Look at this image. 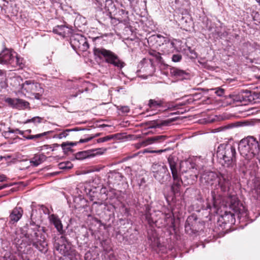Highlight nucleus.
<instances>
[{"label": "nucleus", "mask_w": 260, "mask_h": 260, "mask_svg": "<svg viewBox=\"0 0 260 260\" xmlns=\"http://www.w3.org/2000/svg\"><path fill=\"white\" fill-rule=\"evenodd\" d=\"M53 32L63 37L69 35L71 32L70 29L63 25L56 26L53 29Z\"/></svg>", "instance_id": "5701e85b"}, {"label": "nucleus", "mask_w": 260, "mask_h": 260, "mask_svg": "<svg viewBox=\"0 0 260 260\" xmlns=\"http://www.w3.org/2000/svg\"><path fill=\"white\" fill-rule=\"evenodd\" d=\"M259 4V5L260 6V0H255Z\"/></svg>", "instance_id": "5fc2aeb1"}, {"label": "nucleus", "mask_w": 260, "mask_h": 260, "mask_svg": "<svg viewBox=\"0 0 260 260\" xmlns=\"http://www.w3.org/2000/svg\"><path fill=\"white\" fill-rule=\"evenodd\" d=\"M149 54L150 55L156 58V60L157 61H158L159 62H162V57L161 56V54H160V53L157 52L155 50H150L149 52Z\"/></svg>", "instance_id": "473e14b6"}, {"label": "nucleus", "mask_w": 260, "mask_h": 260, "mask_svg": "<svg viewBox=\"0 0 260 260\" xmlns=\"http://www.w3.org/2000/svg\"><path fill=\"white\" fill-rule=\"evenodd\" d=\"M47 157L44 154H35L30 159V163L34 167H37L46 160Z\"/></svg>", "instance_id": "393cba45"}, {"label": "nucleus", "mask_w": 260, "mask_h": 260, "mask_svg": "<svg viewBox=\"0 0 260 260\" xmlns=\"http://www.w3.org/2000/svg\"><path fill=\"white\" fill-rule=\"evenodd\" d=\"M185 0H170L171 7L175 10H180L183 6Z\"/></svg>", "instance_id": "cd10ccee"}, {"label": "nucleus", "mask_w": 260, "mask_h": 260, "mask_svg": "<svg viewBox=\"0 0 260 260\" xmlns=\"http://www.w3.org/2000/svg\"><path fill=\"white\" fill-rule=\"evenodd\" d=\"M75 131L74 129H67L62 133L55 135L54 136V138H56L58 139H62L63 138H66L67 136L69 135V133L71 131Z\"/></svg>", "instance_id": "72a5a7b5"}, {"label": "nucleus", "mask_w": 260, "mask_h": 260, "mask_svg": "<svg viewBox=\"0 0 260 260\" xmlns=\"http://www.w3.org/2000/svg\"><path fill=\"white\" fill-rule=\"evenodd\" d=\"M173 121V119H168L165 120H152L149 122L148 127L149 128H161L164 126L170 125V123Z\"/></svg>", "instance_id": "a211bd4d"}, {"label": "nucleus", "mask_w": 260, "mask_h": 260, "mask_svg": "<svg viewBox=\"0 0 260 260\" xmlns=\"http://www.w3.org/2000/svg\"><path fill=\"white\" fill-rule=\"evenodd\" d=\"M58 167L62 170L71 169L73 167V165L70 161H68L59 163Z\"/></svg>", "instance_id": "2f4dec72"}, {"label": "nucleus", "mask_w": 260, "mask_h": 260, "mask_svg": "<svg viewBox=\"0 0 260 260\" xmlns=\"http://www.w3.org/2000/svg\"><path fill=\"white\" fill-rule=\"evenodd\" d=\"M93 51L96 58L103 59L106 62L113 53L111 51L103 48H94Z\"/></svg>", "instance_id": "2eb2a0df"}, {"label": "nucleus", "mask_w": 260, "mask_h": 260, "mask_svg": "<svg viewBox=\"0 0 260 260\" xmlns=\"http://www.w3.org/2000/svg\"><path fill=\"white\" fill-rule=\"evenodd\" d=\"M16 99L7 98L5 100V102L12 108H15Z\"/></svg>", "instance_id": "e433bc0d"}, {"label": "nucleus", "mask_w": 260, "mask_h": 260, "mask_svg": "<svg viewBox=\"0 0 260 260\" xmlns=\"http://www.w3.org/2000/svg\"><path fill=\"white\" fill-rule=\"evenodd\" d=\"M99 38V37H95V38H93V40L94 41L95 40H96L97 39Z\"/></svg>", "instance_id": "864d4df0"}, {"label": "nucleus", "mask_w": 260, "mask_h": 260, "mask_svg": "<svg viewBox=\"0 0 260 260\" xmlns=\"http://www.w3.org/2000/svg\"><path fill=\"white\" fill-rule=\"evenodd\" d=\"M40 148H41V150H43L45 149H48L49 148H51V147L49 145H44L41 146Z\"/></svg>", "instance_id": "a18cd8bd"}, {"label": "nucleus", "mask_w": 260, "mask_h": 260, "mask_svg": "<svg viewBox=\"0 0 260 260\" xmlns=\"http://www.w3.org/2000/svg\"><path fill=\"white\" fill-rule=\"evenodd\" d=\"M114 137H115L114 135H108V136H105L104 137L99 138V139H97L96 141H97V142L99 143H103L105 142L109 141L111 140L112 139H113Z\"/></svg>", "instance_id": "f704fd0d"}, {"label": "nucleus", "mask_w": 260, "mask_h": 260, "mask_svg": "<svg viewBox=\"0 0 260 260\" xmlns=\"http://www.w3.org/2000/svg\"><path fill=\"white\" fill-rule=\"evenodd\" d=\"M0 64H10L13 67H22V60L12 49L4 48L0 53Z\"/></svg>", "instance_id": "423d86ee"}, {"label": "nucleus", "mask_w": 260, "mask_h": 260, "mask_svg": "<svg viewBox=\"0 0 260 260\" xmlns=\"http://www.w3.org/2000/svg\"><path fill=\"white\" fill-rule=\"evenodd\" d=\"M106 62L117 67L118 69H121L125 66L124 62L120 60L118 56L113 52Z\"/></svg>", "instance_id": "6ab92c4d"}, {"label": "nucleus", "mask_w": 260, "mask_h": 260, "mask_svg": "<svg viewBox=\"0 0 260 260\" xmlns=\"http://www.w3.org/2000/svg\"><path fill=\"white\" fill-rule=\"evenodd\" d=\"M119 110L123 113H127L129 112V108L128 106H122Z\"/></svg>", "instance_id": "79ce46f5"}, {"label": "nucleus", "mask_w": 260, "mask_h": 260, "mask_svg": "<svg viewBox=\"0 0 260 260\" xmlns=\"http://www.w3.org/2000/svg\"><path fill=\"white\" fill-rule=\"evenodd\" d=\"M181 59L182 55L179 54H174L172 57V61L175 62L180 61Z\"/></svg>", "instance_id": "58836bf2"}, {"label": "nucleus", "mask_w": 260, "mask_h": 260, "mask_svg": "<svg viewBox=\"0 0 260 260\" xmlns=\"http://www.w3.org/2000/svg\"><path fill=\"white\" fill-rule=\"evenodd\" d=\"M153 177L161 184L166 183L171 179V175L166 166L153 164L151 167Z\"/></svg>", "instance_id": "6e6552de"}, {"label": "nucleus", "mask_w": 260, "mask_h": 260, "mask_svg": "<svg viewBox=\"0 0 260 260\" xmlns=\"http://www.w3.org/2000/svg\"><path fill=\"white\" fill-rule=\"evenodd\" d=\"M5 77L4 73L3 71L0 70V80L4 79Z\"/></svg>", "instance_id": "de8ad7c7"}, {"label": "nucleus", "mask_w": 260, "mask_h": 260, "mask_svg": "<svg viewBox=\"0 0 260 260\" xmlns=\"http://www.w3.org/2000/svg\"><path fill=\"white\" fill-rule=\"evenodd\" d=\"M123 176L120 173L115 171L111 172L108 175V182L110 184H118L122 179Z\"/></svg>", "instance_id": "aec40b11"}, {"label": "nucleus", "mask_w": 260, "mask_h": 260, "mask_svg": "<svg viewBox=\"0 0 260 260\" xmlns=\"http://www.w3.org/2000/svg\"><path fill=\"white\" fill-rule=\"evenodd\" d=\"M65 148H66L65 149H67V151H69L71 149L70 147H65Z\"/></svg>", "instance_id": "603ef678"}, {"label": "nucleus", "mask_w": 260, "mask_h": 260, "mask_svg": "<svg viewBox=\"0 0 260 260\" xmlns=\"http://www.w3.org/2000/svg\"><path fill=\"white\" fill-rule=\"evenodd\" d=\"M23 91L34 95L35 98L40 100L42 98L44 90L42 85L32 80H26L21 85Z\"/></svg>", "instance_id": "0eeeda50"}, {"label": "nucleus", "mask_w": 260, "mask_h": 260, "mask_svg": "<svg viewBox=\"0 0 260 260\" xmlns=\"http://www.w3.org/2000/svg\"><path fill=\"white\" fill-rule=\"evenodd\" d=\"M105 9L108 12L111 19H113L112 14L114 15H117L115 19H117L119 22H121L125 21L126 18L128 17V12L123 9H120L118 10V13H115L116 12V8L114 4L113 0H105Z\"/></svg>", "instance_id": "9d476101"}, {"label": "nucleus", "mask_w": 260, "mask_h": 260, "mask_svg": "<svg viewBox=\"0 0 260 260\" xmlns=\"http://www.w3.org/2000/svg\"><path fill=\"white\" fill-rule=\"evenodd\" d=\"M168 162L173 178L171 190L174 194L180 192L182 185L186 186L195 183L201 173L197 166L191 161H181L178 164L175 157L170 155Z\"/></svg>", "instance_id": "f257e3e1"}, {"label": "nucleus", "mask_w": 260, "mask_h": 260, "mask_svg": "<svg viewBox=\"0 0 260 260\" xmlns=\"http://www.w3.org/2000/svg\"><path fill=\"white\" fill-rule=\"evenodd\" d=\"M50 221L53 223L57 231L60 233H63V226L61 221L56 215L51 214L49 217Z\"/></svg>", "instance_id": "412c9836"}, {"label": "nucleus", "mask_w": 260, "mask_h": 260, "mask_svg": "<svg viewBox=\"0 0 260 260\" xmlns=\"http://www.w3.org/2000/svg\"><path fill=\"white\" fill-rule=\"evenodd\" d=\"M101 135H102V133H96L95 134L90 135L84 139H81L79 140L78 143H83L87 142L94 138L98 137L100 136Z\"/></svg>", "instance_id": "7c9ffc66"}, {"label": "nucleus", "mask_w": 260, "mask_h": 260, "mask_svg": "<svg viewBox=\"0 0 260 260\" xmlns=\"http://www.w3.org/2000/svg\"><path fill=\"white\" fill-rule=\"evenodd\" d=\"M140 71L144 74L146 76H152L155 72V67L151 59L144 58L140 62Z\"/></svg>", "instance_id": "ddd939ff"}, {"label": "nucleus", "mask_w": 260, "mask_h": 260, "mask_svg": "<svg viewBox=\"0 0 260 260\" xmlns=\"http://www.w3.org/2000/svg\"><path fill=\"white\" fill-rule=\"evenodd\" d=\"M76 145V143H73V142H71V143H66V142H64L63 143L61 144V147L62 148V149L63 150H65V147L66 146H74V145Z\"/></svg>", "instance_id": "a19ab883"}, {"label": "nucleus", "mask_w": 260, "mask_h": 260, "mask_svg": "<svg viewBox=\"0 0 260 260\" xmlns=\"http://www.w3.org/2000/svg\"><path fill=\"white\" fill-rule=\"evenodd\" d=\"M250 193L255 200H260V178L255 177L249 183Z\"/></svg>", "instance_id": "4468645a"}, {"label": "nucleus", "mask_w": 260, "mask_h": 260, "mask_svg": "<svg viewBox=\"0 0 260 260\" xmlns=\"http://www.w3.org/2000/svg\"><path fill=\"white\" fill-rule=\"evenodd\" d=\"M42 119H43L42 118L39 117V116H37V117H34L31 119L26 120L24 123H30V122H33L34 123H40L41 122Z\"/></svg>", "instance_id": "c9c22d12"}, {"label": "nucleus", "mask_w": 260, "mask_h": 260, "mask_svg": "<svg viewBox=\"0 0 260 260\" xmlns=\"http://www.w3.org/2000/svg\"><path fill=\"white\" fill-rule=\"evenodd\" d=\"M6 179H7V177L5 175H0V182H3L4 181H6Z\"/></svg>", "instance_id": "49530a36"}, {"label": "nucleus", "mask_w": 260, "mask_h": 260, "mask_svg": "<svg viewBox=\"0 0 260 260\" xmlns=\"http://www.w3.org/2000/svg\"><path fill=\"white\" fill-rule=\"evenodd\" d=\"M8 186V185L5 184H3V185H1L0 184V190H2L6 187H7Z\"/></svg>", "instance_id": "09e8293b"}, {"label": "nucleus", "mask_w": 260, "mask_h": 260, "mask_svg": "<svg viewBox=\"0 0 260 260\" xmlns=\"http://www.w3.org/2000/svg\"><path fill=\"white\" fill-rule=\"evenodd\" d=\"M238 150L243 157L251 159L260 152L258 141L253 136H247L240 141Z\"/></svg>", "instance_id": "20e7f679"}, {"label": "nucleus", "mask_w": 260, "mask_h": 260, "mask_svg": "<svg viewBox=\"0 0 260 260\" xmlns=\"http://www.w3.org/2000/svg\"><path fill=\"white\" fill-rule=\"evenodd\" d=\"M106 126V125H105V124H103V125H101V126H102V127H104V126Z\"/></svg>", "instance_id": "6e6d98bb"}, {"label": "nucleus", "mask_w": 260, "mask_h": 260, "mask_svg": "<svg viewBox=\"0 0 260 260\" xmlns=\"http://www.w3.org/2000/svg\"><path fill=\"white\" fill-rule=\"evenodd\" d=\"M225 206L226 207H229L230 209L232 210L233 212H232L231 211H225L224 212V213L223 215H221L218 220V222L219 223V224L221 225L220 223L226 224H233L235 222V214L237 215L238 218H239L240 220H242V221L246 220L248 218V214L247 210L245 209L247 216L244 217L241 216L240 214H239L238 212H236L232 209L230 208V207L228 206V205L226 204V201H225Z\"/></svg>", "instance_id": "1a4fd4ad"}, {"label": "nucleus", "mask_w": 260, "mask_h": 260, "mask_svg": "<svg viewBox=\"0 0 260 260\" xmlns=\"http://www.w3.org/2000/svg\"><path fill=\"white\" fill-rule=\"evenodd\" d=\"M54 247L56 250L64 256L69 254V250L71 248L70 244L63 236H61L57 239H55Z\"/></svg>", "instance_id": "f8f14e48"}, {"label": "nucleus", "mask_w": 260, "mask_h": 260, "mask_svg": "<svg viewBox=\"0 0 260 260\" xmlns=\"http://www.w3.org/2000/svg\"><path fill=\"white\" fill-rule=\"evenodd\" d=\"M53 133V131H50L48 132H46L41 134H37L35 135H29L27 136H23L24 138H25L27 140H32L34 139H39L43 136H45L48 134H51Z\"/></svg>", "instance_id": "c756f323"}, {"label": "nucleus", "mask_w": 260, "mask_h": 260, "mask_svg": "<svg viewBox=\"0 0 260 260\" xmlns=\"http://www.w3.org/2000/svg\"><path fill=\"white\" fill-rule=\"evenodd\" d=\"M25 132L28 134H30L31 133V130L29 129L26 130Z\"/></svg>", "instance_id": "3c124183"}, {"label": "nucleus", "mask_w": 260, "mask_h": 260, "mask_svg": "<svg viewBox=\"0 0 260 260\" xmlns=\"http://www.w3.org/2000/svg\"><path fill=\"white\" fill-rule=\"evenodd\" d=\"M165 219L167 220V221H169V222H171L172 224H173V220L171 217V215L166 214Z\"/></svg>", "instance_id": "37998d69"}, {"label": "nucleus", "mask_w": 260, "mask_h": 260, "mask_svg": "<svg viewBox=\"0 0 260 260\" xmlns=\"http://www.w3.org/2000/svg\"><path fill=\"white\" fill-rule=\"evenodd\" d=\"M14 241L20 252L25 253L26 245H32L43 253L48 250L44 228L36 224L31 219L28 223L16 231Z\"/></svg>", "instance_id": "f03ea898"}, {"label": "nucleus", "mask_w": 260, "mask_h": 260, "mask_svg": "<svg viewBox=\"0 0 260 260\" xmlns=\"http://www.w3.org/2000/svg\"><path fill=\"white\" fill-rule=\"evenodd\" d=\"M90 255H91L90 253H89V252L86 253L85 254V259L86 260H87V258H88V257H89Z\"/></svg>", "instance_id": "8fccbe9b"}, {"label": "nucleus", "mask_w": 260, "mask_h": 260, "mask_svg": "<svg viewBox=\"0 0 260 260\" xmlns=\"http://www.w3.org/2000/svg\"><path fill=\"white\" fill-rule=\"evenodd\" d=\"M236 151L231 145H221L217 152V157L220 164L228 168H233L236 165Z\"/></svg>", "instance_id": "39448f33"}, {"label": "nucleus", "mask_w": 260, "mask_h": 260, "mask_svg": "<svg viewBox=\"0 0 260 260\" xmlns=\"http://www.w3.org/2000/svg\"><path fill=\"white\" fill-rule=\"evenodd\" d=\"M100 149H92L87 151H83L77 153L75 157L77 159L82 160L88 157H93L95 154H100Z\"/></svg>", "instance_id": "f3484780"}, {"label": "nucleus", "mask_w": 260, "mask_h": 260, "mask_svg": "<svg viewBox=\"0 0 260 260\" xmlns=\"http://www.w3.org/2000/svg\"><path fill=\"white\" fill-rule=\"evenodd\" d=\"M167 138V136L165 135L155 136L148 138L143 142V143L146 146L153 143H160L166 140Z\"/></svg>", "instance_id": "4be33fe9"}, {"label": "nucleus", "mask_w": 260, "mask_h": 260, "mask_svg": "<svg viewBox=\"0 0 260 260\" xmlns=\"http://www.w3.org/2000/svg\"><path fill=\"white\" fill-rule=\"evenodd\" d=\"M70 44L76 51H86L89 48V44L85 37L81 35L75 34L70 39Z\"/></svg>", "instance_id": "9b49d317"}, {"label": "nucleus", "mask_w": 260, "mask_h": 260, "mask_svg": "<svg viewBox=\"0 0 260 260\" xmlns=\"http://www.w3.org/2000/svg\"><path fill=\"white\" fill-rule=\"evenodd\" d=\"M197 219V218L196 216L191 215L189 216L186 221V225L188 224L189 225L191 224L192 225L193 224V221H196Z\"/></svg>", "instance_id": "4c0bfd02"}, {"label": "nucleus", "mask_w": 260, "mask_h": 260, "mask_svg": "<svg viewBox=\"0 0 260 260\" xmlns=\"http://www.w3.org/2000/svg\"><path fill=\"white\" fill-rule=\"evenodd\" d=\"M224 93V90L221 88L216 89L215 93L219 96H221Z\"/></svg>", "instance_id": "ea45409f"}, {"label": "nucleus", "mask_w": 260, "mask_h": 260, "mask_svg": "<svg viewBox=\"0 0 260 260\" xmlns=\"http://www.w3.org/2000/svg\"><path fill=\"white\" fill-rule=\"evenodd\" d=\"M23 213V211L21 207H15L11 211L9 215V223L14 224L17 222L21 218Z\"/></svg>", "instance_id": "dca6fc26"}, {"label": "nucleus", "mask_w": 260, "mask_h": 260, "mask_svg": "<svg viewBox=\"0 0 260 260\" xmlns=\"http://www.w3.org/2000/svg\"><path fill=\"white\" fill-rule=\"evenodd\" d=\"M170 74L172 76L180 79L185 78V76L188 75L186 71L176 68H171L170 69Z\"/></svg>", "instance_id": "a878e982"}, {"label": "nucleus", "mask_w": 260, "mask_h": 260, "mask_svg": "<svg viewBox=\"0 0 260 260\" xmlns=\"http://www.w3.org/2000/svg\"><path fill=\"white\" fill-rule=\"evenodd\" d=\"M209 176L215 178V183H212V187L214 189L212 191L213 198L215 199V192L223 193L228 195L226 198V204L236 212L242 216H246L245 208L241 203L235 194H233V184L232 182V175L228 172H219L217 174L210 172Z\"/></svg>", "instance_id": "7ed1b4c3"}, {"label": "nucleus", "mask_w": 260, "mask_h": 260, "mask_svg": "<svg viewBox=\"0 0 260 260\" xmlns=\"http://www.w3.org/2000/svg\"><path fill=\"white\" fill-rule=\"evenodd\" d=\"M24 133V131H20V130H19L18 128L12 129L10 127H8V131H4V132H2L3 135L5 138H11V139H13L14 140L17 139H21V138H20L18 136H16L15 137L13 138V137H12L11 136V134H20L21 135H23Z\"/></svg>", "instance_id": "b1692460"}, {"label": "nucleus", "mask_w": 260, "mask_h": 260, "mask_svg": "<svg viewBox=\"0 0 260 260\" xmlns=\"http://www.w3.org/2000/svg\"><path fill=\"white\" fill-rule=\"evenodd\" d=\"M164 104L162 100L157 99H150L148 101V105L150 108H156L162 107Z\"/></svg>", "instance_id": "bb28decb"}, {"label": "nucleus", "mask_w": 260, "mask_h": 260, "mask_svg": "<svg viewBox=\"0 0 260 260\" xmlns=\"http://www.w3.org/2000/svg\"><path fill=\"white\" fill-rule=\"evenodd\" d=\"M29 105V103L22 99H16V109H23L27 108Z\"/></svg>", "instance_id": "c85d7f7f"}, {"label": "nucleus", "mask_w": 260, "mask_h": 260, "mask_svg": "<svg viewBox=\"0 0 260 260\" xmlns=\"http://www.w3.org/2000/svg\"><path fill=\"white\" fill-rule=\"evenodd\" d=\"M166 149H165V150H153V151H149V152H150V153H161L162 152L166 151Z\"/></svg>", "instance_id": "c03bdc74"}]
</instances>
